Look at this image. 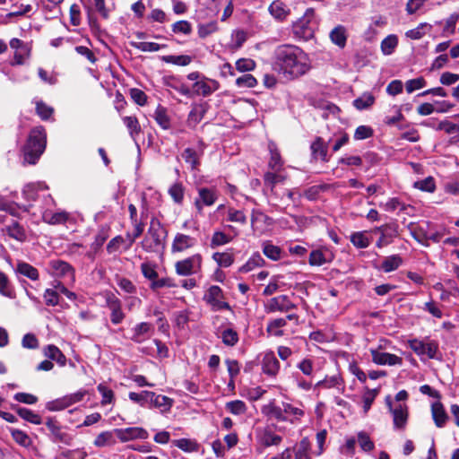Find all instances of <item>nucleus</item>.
<instances>
[{"label": "nucleus", "instance_id": "1", "mask_svg": "<svg viewBox=\"0 0 459 459\" xmlns=\"http://www.w3.org/2000/svg\"><path fill=\"white\" fill-rule=\"evenodd\" d=\"M272 65L287 80L306 74L311 67L308 56L300 48L290 44L280 45L274 49Z\"/></svg>", "mask_w": 459, "mask_h": 459}, {"label": "nucleus", "instance_id": "2", "mask_svg": "<svg viewBox=\"0 0 459 459\" xmlns=\"http://www.w3.org/2000/svg\"><path fill=\"white\" fill-rule=\"evenodd\" d=\"M168 230L157 218H152L148 230L141 242L143 249L149 253H161L165 248Z\"/></svg>", "mask_w": 459, "mask_h": 459}, {"label": "nucleus", "instance_id": "3", "mask_svg": "<svg viewBox=\"0 0 459 459\" xmlns=\"http://www.w3.org/2000/svg\"><path fill=\"white\" fill-rule=\"evenodd\" d=\"M46 132L43 126H36L30 132L24 147V159L30 164H35L46 148Z\"/></svg>", "mask_w": 459, "mask_h": 459}, {"label": "nucleus", "instance_id": "4", "mask_svg": "<svg viewBox=\"0 0 459 459\" xmlns=\"http://www.w3.org/2000/svg\"><path fill=\"white\" fill-rule=\"evenodd\" d=\"M315 18V10L307 8L303 16L293 22L292 30L294 34L305 40L313 38L316 25Z\"/></svg>", "mask_w": 459, "mask_h": 459}, {"label": "nucleus", "instance_id": "5", "mask_svg": "<svg viewBox=\"0 0 459 459\" xmlns=\"http://www.w3.org/2000/svg\"><path fill=\"white\" fill-rule=\"evenodd\" d=\"M202 266L203 256L197 253L176 262L175 271L179 276H190L201 273Z\"/></svg>", "mask_w": 459, "mask_h": 459}, {"label": "nucleus", "instance_id": "6", "mask_svg": "<svg viewBox=\"0 0 459 459\" xmlns=\"http://www.w3.org/2000/svg\"><path fill=\"white\" fill-rule=\"evenodd\" d=\"M386 404L393 417L394 429L404 431L409 419L408 406L405 403H398L393 406L391 398H386Z\"/></svg>", "mask_w": 459, "mask_h": 459}, {"label": "nucleus", "instance_id": "7", "mask_svg": "<svg viewBox=\"0 0 459 459\" xmlns=\"http://www.w3.org/2000/svg\"><path fill=\"white\" fill-rule=\"evenodd\" d=\"M297 306L290 299L287 295H279L268 299L264 303V311L267 314L275 312H289L290 310L295 309Z\"/></svg>", "mask_w": 459, "mask_h": 459}, {"label": "nucleus", "instance_id": "8", "mask_svg": "<svg viewBox=\"0 0 459 459\" xmlns=\"http://www.w3.org/2000/svg\"><path fill=\"white\" fill-rule=\"evenodd\" d=\"M50 432V438L55 443H62L70 446L73 442L72 435L63 431L62 426L53 417H48L45 422Z\"/></svg>", "mask_w": 459, "mask_h": 459}, {"label": "nucleus", "instance_id": "9", "mask_svg": "<svg viewBox=\"0 0 459 459\" xmlns=\"http://www.w3.org/2000/svg\"><path fill=\"white\" fill-rule=\"evenodd\" d=\"M409 347L418 356H427L429 359H435L438 350V345L435 341H428L425 342L418 339L410 340Z\"/></svg>", "mask_w": 459, "mask_h": 459}, {"label": "nucleus", "instance_id": "10", "mask_svg": "<svg viewBox=\"0 0 459 459\" xmlns=\"http://www.w3.org/2000/svg\"><path fill=\"white\" fill-rule=\"evenodd\" d=\"M222 290L219 286H211L206 294L204 295V300L212 307V310L220 311L223 309H230L229 303L223 301Z\"/></svg>", "mask_w": 459, "mask_h": 459}, {"label": "nucleus", "instance_id": "11", "mask_svg": "<svg viewBox=\"0 0 459 459\" xmlns=\"http://www.w3.org/2000/svg\"><path fill=\"white\" fill-rule=\"evenodd\" d=\"M114 433L122 443L135 439H147L149 437L148 431L140 427L116 429H114Z\"/></svg>", "mask_w": 459, "mask_h": 459}, {"label": "nucleus", "instance_id": "12", "mask_svg": "<svg viewBox=\"0 0 459 459\" xmlns=\"http://www.w3.org/2000/svg\"><path fill=\"white\" fill-rule=\"evenodd\" d=\"M220 88L218 81L204 77L200 82H195L192 85L193 94L197 96L208 97L211 96Z\"/></svg>", "mask_w": 459, "mask_h": 459}, {"label": "nucleus", "instance_id": "13", "mask_svg": "<svg viewBox=\"0 0 459 459\" xmlns=\"http://www.w3.org/2000/svg\"><path fill=\"white\" fill-rule=\"evenodd\" d=\"M48 271L50 274L56 277H68L71 281L74 278L73 267L63 260H50L48 262Z\"/></svg>", "mask_w": 459, "mask_h": 459}, {"label": "nucleus", "instance_id": "14", "mask_svg": "<svg viewBox=\"0 0 459 459\" xmlns=\"http://www.w3.org/2000/svg\"><path fill=\"white\" fill-rule=\"evenodd\" d=\"M197 243L195 238L184 233H177L171 244L172 253H182L194 247Z\"/></svg>", "mask_w": 459, "mask_h": 459}, {"label": "nucleus", "instance_id": "15", "mask_svg": "<svg viewBox=\"0 0 459 459\" xmlns=\"http://www.w3.org/2000/svg\"><path fill=\"white\" fill-rule=\"evenodd\" d=\"M370 353L372 361L377 365L395 366L403 364V359L395 354L383 352L375 349H371Z\"/></svg>", "mask_w": 459, "mask_h": 459}, {"label": "nucleus", "instance_id": "16", "mask_svg": "<svg viewBox=\"0 0 459 459\" xmlns=\"http://www.w3.org/2000/svg\"><path fill=\"white\" fill-rule=\"evenodd\" d=\"M264 374L275 377L280 370V362L273 351L265 352L261 361Z\"/></svg>", "mask_w": 459, "mask_h": 459}, {"label": "nucleus", "instance_id": "17", "mask_svg": "<svg viewBox=\"0 0 459 459\" xmlns=\"http://www.w3.org/2000/svg\"><path fill=\"white\" fill-rule=\"evenodd\" d=\"M250 221L251 227L255 232L262 231L266 227L272 226L273 224V218L269 217L262 211L257 209L252 210Z\"/></svg>", "mask_w": 459, "mask_h": 459}, {"label": "nucleus", "instance_id": "18", "mask_svg": "<svg viewBox=\"0 0 459 459\" xmlns=\"http://www.w3.org/2000/svg\"><path fill=\"white\" fill-rule=\"evenodd\" d=\"M257 440L264 447H269L279 446L282 441V437L275 434L271 429L265 428L258 432Z\"/></svg>", "mask_w": 459, "mask_h": 459}, {"label": "nucleus", "instance_id": "19", "mask_svg": "<svg viewBox=\"0 0 459 459\" xmlns=\"http://www.w3.org/2000/svg\"><path fill=\"white\" fill-rule=\"evenodd\" d=\"M333 260V254L328 249H316L309 255L308 263L312 266H321Z\"/></svg>", "mask_w": 459, "mask_h": 459}, {"label": "nucleus", "instance_id": "20", "mask_svg": "<svg viewBox=\"0 0 459 459\" xmlns=\"http://www.w3.org/2000/svg\"><path fill=\"white\" fill-rule=\"evenodd\" d=\"M431 415L437 428H444L446 426L448 420V415L440 402H435L431 404Z\"/></svg>", "mask_w": 459, "mask_h": 459}, {"label": "nucleus", "instance_id": "21", "mask_svg": "<svg viewBox=\"0 0 459 459\" xmlns=\"http://www.w3.org/2000/svg\"><path fill=\"white\" fill-rule=\"evenodd\" d=\"M262 412L266 417L278 421H284L287 419L283 414L282 403L278 405L274 401H271L269 403L264 405L262 407Z\"/></svg>", "mask_w": 459, "mask_h": 459}, {"label": "nucleus", "instance_id": "22", "mask_svg": "<svg viewBox=\"0 0 459 459\" xmlns=\"http://www.w3.org/2000/svg\"><path fill=\"white\" fill-rule=\"evenodd\" d=\"M282 411L284 417L287 419L284 421L295 424L300 420L304 416V411L301 408L296 407L290 403H282Z\"/></svg>", "mask_w": 459, "mask_h": 459}, {"label": "nucleus", "instance_id": "23", "mask_svg": "<svg viewBox=\"0 0 459 459\" xmlns=\"http://www.w3.org/2000/svg\"><path fill=\"white\" fill-rule=\"evenodd\" d=\"M172 404L173 400L166 395L156 394L153 392V396H150L149 407L158 408L161 412L169 411Z\"/></svg>", "mask_w": 459, "mask_h": 459}, {"label": "nucleus", "instance_id": "24", "mask_svg": "<svg viewBox=\"0 0 459 459\" xmlns=\"http://www.w3.org/2000/svg\"><path fill=\"white\" fill-rule=\"evenodd\" d=\"M48 188V186L42 182L30 183L24 186L22 195L27 201L33 202L36 201L39 191L47 190Z\"/></svg>", "mask_w": 459, "mask_h": 459}, {"label": "nucleus", "instance_id": "25", "mask_svg": "<svg viewBox=\"0 0 459 459\" xmlns=\"http://www.w3.org/2000/svg\"><path fill=\"white\" fill-rule=\"evenodd\" d=\"M69 215L66 212H52L51 211H44L42 212V219L45 222L52 225L63 224L66 222Z\"/></svg>", "mask_w": 459, "mask_h": 459}, {"label": "nucleus", "instance_id": "26", "mask_svg": "<svg viewBox=\"0 0 459 459\" xmlns=\"http://www.w3.org/2000/svg\"><path fill=\"white\" fill-rule=\"evenodd\" d=\"M198 197L197 199L204 204L206 206H212L215 204L218 199L217 191L213 188L200 187L197 189Z\"/></svg>", "mask_w": 459, "mask_h": 459}, {"label": "nucleus", "instance_id": "27", "mask_svg": "<svg viewBox=\"0 0 459 459\" xmlns=\"http://www.w3.org/2000/svg\"><path fill=\"white\" fill-rule=\"evenodd\" d=\"M5 230L11 238L23 242L27 238L25 229L17 221H13L5 227Z\"/></svg>", "mask_w": 459, "mask_h": 459}, {"label": "nucleus", "instance_id": "28", "mask_svg": "<svg viewBox=\"0 0 459 459\" xmlns=\"http://www.w3.org/2000/svg\"><path fill=\"white\" fill-rule=\"evenodd\" d=\"M15 271L31 281H37L39 276L38 269L26 262H18Z\"/></svg>", "mask_w": 459, "mask_h": 459}, {"label": "nucleus", "instance_id": "29", "mask_svg": "<svg viewBox=\"0 0 459 459\" xmlns=\"http://www.w3.org/2000/svg\"><path fill=\"white\" fill-rule=\"evenodd\" d=\"M17 412V414L23 420L36 425H39L42 423L41 417L35 413L33 411L25 408V407H17L15 405L12 406Z\"/></svg>", "mask_w": 459, "mask_h": 459}, {"label": "nucleus", "instance_id": "30", "mask_svg": "<svg viewBox=\"0 0 459 459\" xmlns=\"http://www.w3.org/2000/svg\"><path fill=\"white\" fill-rule=\"evenodd\" d=\"M270 13L277 20L282 21L287 18L290 10L280 0L273 1L269 6Z\"/></svg>", "mask_w": 459, "mask_h": 459}, {"label": "nucleus", "instance_id": "31", "mask_svg": "<svg viewBox=\"0 0 459 459\" xmlns=\"http://www.w3.org/2000/svg\"><path fill=\"white\" fill-rule=\"evenodd\" d=\"M201 156L202 152H198L192 148H186L182 152V158L190 165L192 170L198 169Z\"/></svg>", "mask_w": 459, "mask_h": 459}, {"label": "nucleus", "instance_id": "32", "mask_svg": "<svg viewBox=\"0 0 459 459\" xmlns=\"http://www.w3.org/2000/svg\"><path fill=\"white\" fill-rule=\"evenodd\" d=\"M330 39L333 44L340 48H344L347 41V30L342 26L338 25L330 32Z\"/></svg>", "mask_w": 459, "mask_h": 459}, {"label": "nucleus", "instance_id": "33", "mask_svg": "<svg viewBox=\"0 0 459 459\" xmlns=\"http://www.w3.org/2000/svg\"><path fill=\"white\" fill-rule=\"evenodd\" d=\"M205 112L204 105H194L187 117L188 126L195 127L204 118Z\"/></svg>", "mask_w": 459, "mask_h": 459}, {"label": "nucleus", "instance_id": "34", "mask_svg": "<svg viewBox=\"0 0 459 459\" xmlns=\"http://www.w3.org/2000/svg\"><path fill=\"white\" fill-rule=\"evenodd\" d=\"M311 444L307 437L302 438L295 448V459H311Z\"/></svg>", "mask_w": 459, "mask_h": 459}, {"label": "nucleus", "instance_id": "35", "mask_svg": "<svg viewBox=\"0 0 459 459\" xmlns=\"http://www.w3.org/2000/svg\"><path fill=\"white\" fill-rule=\"evenodd\" d=\"M152 325L146 322L140 323L133 328L132 341L140 343L145 339V335L151 331Z\"/></svg>", "mask_w": 459, "mask_h": 459}, {"label": "nucleus", "instance_id": "36", "mask_svg": "<svg viewBox=\"0 0 459 459\" xmlns=\"http://www.w3.org/2000/svg\"><path fill=\"white\" fill-rule=\"evenodd\" d=\"M264 264V260L259 253H255L239 269V273H248L256 267H261Z\"/></svg>", "mask_w": 459, "mask_h": 459}, {"label": "nucleus", "instance_id": "37", "mask_svg": "<svg viewBox=\"0 0 459 459\" xmlns=\"http://www.w3.org/2000/svg\"><path fill=\"white\" fill-rule=\"evenodd\" d=\"M114 430L113 431H103L100 433L96 438L94 439V446L97 447H104L114 446L117 442L114 437Z\"/></svg>", "mask_w": 459, "mask_h": 459}, {"label": "nucleus", "instance_id": "38", "mask_svg": "<svg viewBox=\"0 0 459 459\" xmlns=\"http://www.w3.org/2000/svg\"><path fill=\"white\" fill-rule=\"evenodd\" d=\"M403 264V259L398 255L385 257L381 264V269L385 273H390L399 268Z\"/></svg>", "mask_w": 459, "mask_h": 459}, {"label": "nucleus", "instance_id": "39", "mask_svg": "<svg viewBox=\"0 0 459 459\" xmlns=\"http://www.w3.org/2000/svg\"><path fill=\"white\" fill-rule=\"evenodd\" d=\"M35 109L36 114L42 119V120H48L51 118V117L54 114V108L50 106H48L47 103H45L41 100H35Z\"/></svg>", "mask_w": 459, "mask_h": 459}, {"label": "nucleus", "instance_id": "40", "mask_svg": "<svg viewBox=\"0 0 459 459\" xmlns=\"http://www.w3.org/2000/svg\"><path fill=\"white\" fill-rule=\"evenodd\" d=\"M154 119L162 129H169L170 127V119L168 116L167 109L161 105H159L154 112Z\"/></svg>", "mask_w": 459, "mask_h": 459}, {"label": "nucleus", "instance_id": "41", "mask_svg": "<svg viewBox=\"0 0 459 459\" xmlns=\"http://www.w3.org/2000/svg\"><path fill=\"white\" fill-rule=\"evenodd\" d=\"M312 155L315 159L326 160L327 148L325 145L322 138L317 137L311 144Z\"/></svg>", "mask_w": 459, "mask_h": 459}, {"label": "nucleus", "instance_id": "42", "mask_svg": "<svg viewBox=\"0 0 459 459\" xmlns=\"http://www.w3.org/2000/svg\"><path fill=\"white\" fill-rule=\"evenodd\" d=\"M125 126L128 129L129 134L133 139L141 133V126L134 116H126L122 118Z\"/></svg>", "mask_w": 459, "mask_h": 459}, {"label": "nucleus", "instance_id": "43", "mask_svg": "<svg viewBox=\"0 0 459 459\" xmlns=\"http://www.w3.org/2000/svg\"><path fill=\"white\" fill-rule=\"evenodd\" d=\"M375 103V97L370 92H364L361 96L353 100V106L363 110L370 108Z\"/></svg>", "mask_w": 459, "mask_h": 459}, {"label": "nucleus", "instance_id": "44", "mask_svg": "<svg viewBox=\"0 0 459 459\" xmlns=\"http://www.w3.org/2000/svg\"><path fill=\"white\" fill-rule=\"evenodd\" d=\"M150 396H153V392L142 391L141 393L130 392L129 399L142 407H149Z\"/></svg>", "mask_w": 459, "mask_h": 459}, {"label": "nucleus", "instance_id": "45", "mask_svg": "<svg viewBox=\"0 0 459 459\" xmlns=\"http://www.w3.org/2000/svg\"><path fill=\"white\" fill-rule=\"evenodd\" d=\"M212 258L220 267H230L234 263V255L230 252H215Z\"/></svg>", "mask_w": 459, "mask_h": 459}, {"label": "nucleus", "instance_id": "46", "mask_svg": "<svg viewBox=\"0 0 459 459\" xmlns=\"http://www.w3.org/2000/svg\"><path fill=\"white\" fill-rule=\"evenodd\" d=\"M351 242L358 248H366L371 243L366 231L355 232L351 236Z\"/></svg>", "mask_w": 459, "mask_h": 459}, {"label": "nucleus", "instance_id": "47", "mask_svg": "<svg viewBox=\"0 0 459 459\" xmlns=\"http://www.w3.org/2000/svg\"><path fill=\"white\" fill-rule=\"evenodd\" d=\"M286 325L285 318H276L270 321L267 325L266 331L273 336H282L283 331L281 329Z\"/></svg>", "mask_w": 459, "mask_h": 459}, {"label": "nucleus", "instance_id": "48", "mask_svg": "<svg viewBox=\"0 0 459 459\" xmlns=\"http://www.w3.org/2000/svg\"><path fill=\"white\" fill-rule=\"evenodd\" d=\"M286 179V177L282 174H279L276 172H266L264 176V181L265 186L270 188L272 192H273L275 185L278 183H281Z\"/></svg>", "mask_w": 459, "mask_h": 459}, {"label": "nucleus", "instance_id": "49", "mask_svg": "<svg viewBox=\"0 0 459 459\" xmlns=\"http://www.w3.org/2000/svg\"><path fill=\"white\" fill-rule=\"evenodd\" d=\"M70 403L66 395L57 398L56 400L48 402L46 409L49 411H59L70 407Z\"/></svg>", "mask_w": 459, "mask_h": 459}, {"label": "nucleus", "instance_id": "50", "mask_svg": "<svg viewBox=\"0 0 459 459\" xmlns=\"http://www.w3.org/2000/svg\"><path fill=\"white\" fill-rule=\"evenodd\" d=\"M169 195L173 199V201L178 204H181L184 200L185 195V188L180 182L174 183L169 188Z\"/></svg>", "mask_w": 459, "mask_h": 459}, {"label": "nucleus", "instance_id": "51", "mask_svg": "<svg viewBox=\"0 0 459 459\" xmlns=\"http://www.w3.org/2000/svg\"><path fill=\"white\" fill-rule=\"evenodd\" d=\"M11 435L13 440L23 447H30L32 445L31 438L28 436L27 433L21 429H12Z\"/></svg>", "mask_w": 459, "mask_h": 459}, {"label": "nucleus", "instance_id": "52", "mask_svg": "<svg viewBox=\"0 0 459 459\" xmlns=\"http://www.w3.org/2000/svg\"><path fill=\"white\" fill-rule=\"evenodd\" d=\"M162 60L168 64H172L180 66L188 65L192 62V57L187 55H179V56H162Z\"/></svg>", "mask_w": 459, "mask_h": 459}, {"label": "nucleus", "instance_id": "53", "mask_svg": "<svg viewBox=\"0 0 459 459\" xmlns=\"http://www.w3.org/2000/svg\"><path fill=\"white\" fill-rule=\"evenodd\" d=\"M131 46L143 52H157L164 48V45H160L156 42H131Z\"/></svg>", "mask_w": 459, "mask_h": 459}, {"label": "nucleus", "instance_id": "54", "mask_svg": "<svg viewBox=\"0 0 459 459\" xmlns=\"http://www.w3.org/2000/svg\"><path fill=\"white\" fill-rule=\"evenodd\" d=\"M221 338L222 342L226 346L232 347V346L236 345L238 342V334L232 328L224 329L221 333Z\"/></svg>", "mask_w": 459, "mask_h": 459}, {"label": "nucleus", "instance_id": "55", "mask_svg": "<svg viewBox=\"0 0 459 459\" xmlns=\"http://www.w3.org/2000/svg\"><path fill=\"white\" fill-rule=\"evenodd\" d=\"M263 253L266 257L273 261H278L281 255V248L269 242H265L263 244Z\"/></svg>", "mask_w": 459, "mask_h": 459}, {"label": "nucleus", "instance_id": "56", "mask_svg": "<svg viewBox=\"0 0 459 459\" xmlns=\"http://www.w3.org/2000/svg\"><path fill=\"white\" fill-rule=\"evenodd\" d=\"M227 220L231 222H237L240 224L247 223V216L242 210H237L233 207H229L227 210Z\"/></svg>", "mask_w": 459, "mask_h": 459}, {"label": "nucleus", "instance_id": "57", "mask_svg": "<svg viewBox=\"0 0 459 459\" xmlns=\"http://www.w3.org/2000/svg\"><path fill=\"white\" fill-rule=\"evenodd\" d=\"M269 150L271 158L268 165L273 170L278 171L282 166L280 152L273 143L269 144Z\"/></svg>", "mask_w": 459, "mask_h": 459}, {"label": "nucleus", "instance_id": "58", "mask_svg": "<svg viewBox=\"0 0 459 459\" xmlns=\"http://www.w3.org/2000/svg\"><path fill=\"white\" fill-rule=\"evenodd\" d=\"M0 293L7 298L13 299L14 292L10 281L5 273L0 272Z\"/></svg>", "mask_w": 459, "mask_h": 459}, {"label": "nucleus", "instance_id": "59", "mask_svg": "<svg viewBox=\"0 0 459 459\" xmlns=\"http://www.w3.org/2000/svg\"><path fill=\"white\" fill-rule=\"evenodd\" d=\"M398 39L395 35H389L381 42V50L384 55H391L397 47Z\"/></svg>", "mask_w": 459, "mask_h": 459}, {"label": "nucleus", "instance_id": "60", "mask_svg": "<svg viewBox=\"0 0 459 459\" xmlns=\"http://www.w3.org/2000/svg\"><path fill=\"white\" fill-rule=\"evenodd\" d=\"M98 391L101 394V405L111 404L115 401L114 392L104 384L97 386Z\"/></svg>", "mask_w": 459, "mask_h": 459}, {"label": "nucleus", "instance_id": "61", "mask_svg": "<svg viewBox=\"0 0 459 459\" xmlns=\"http://www.w3.org/2000/svg\"><path fill=\"white\" fill-rule=\"evenodd\" d=\"M317 385L322 386L324 388H333V387L338 388L340 386H342V389L344 388L343 381L339 375L326 377L325 379L319 381L317 383Z\"/></svg>", "mask_w": 459, "mask_h": 459}, {"label": "nucleus", "instance_id": "62", "mask_svg": "<svg viewBox=\"0 0 459 459\" xmlns=\"http://www.w3.org/2000/svg\"><path fill=\"white\" fill-rule=\"evenodd\" d=\"M230 241H231V238L230 236H228L227 234H225L224 232L215 231V232H213V234L212 236L210 247L212 248H216L220 246L226 245V244L230 243Z\"/></svg>", "mask_w": 459, "mask_h": 459}, {"label": "nucleus", "instance_id": "63", "mask_svg": "<svg viewBox=\"0 0 459 459\" xmlns=\"http://www.w3.org/2000/svg\"><path fill=\"white\" fill-rule=\"evenodd\" d=\"M426 29H431V25L426 22L419 24L416 28L411 29L406 32V37L411 39H420L426 34Z\"/></svg>", "mask_w": 459, "mask_h": 459}, {"label": "nucleus", "instance_id": "64", "mask_svg": "<svg viewBox=\"0 0 459 459\" xmlns=\"http://www.w3.org/2000/svg\"><path fill=\"white\" fill-rule=\"evenodd\" d=\"M226 409L234 415H241L246 412L247 405L241 400H235L227 403Z\"/></svg>", "mask_w": 459, "mask_h": 459}]
</instances>
